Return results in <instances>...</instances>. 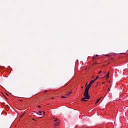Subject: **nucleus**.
<instances>
[{
    "instance_id": "nucleus-28",
    "label": "nucleus",
    "mask_w": 128,
    "mask_h": 128,
    "mask_svg": "<svg viewBox=\"0 0 128 128\" xmlns=\"http://www.w3.org/2000/svg\"><path fill=\"white\" fill-rule=\"evenodd\" d=\"M108 82H110V81H109Z\"/></svg>"
},
{
    "instance_id": "nucleus-22",
    "label": "nucleus",
    "mask_w": 128,
    "mask_h": 128,
    "mask_svg": "<svg viewBox=\"0 0 128 128\" xmlns=\"http://www.w3.org/2000/svg\"><path fill=\"white\" fill-rule=\"evenodd\" d=\"M32 120H34V118H33Z\"/></svg>"
},
{
    "instance_id": "nucleus-7",
    "label": "nucleus",
    "mask_w": 128,
    "mask_h": 128,
    "mask_svg": "<svg viewBox=\"0 0 128 128\" xmlns=\"http://www.w3.org/2000/svg\"><path fill=\"white\" fill-rule=\"evenodd\" d=\"M100 98H102V97L97 100L96 102V104H98V102H100Z\"/></svg>"
},
{
    "instance_id": "nucleus-13",
    "label": "nucleus",
    "mask_w": 128,
    "mask_h": 128,
    "mask_svg": "<svg viewBox=\"0 0 128 128\" xmlns=\"http://www.w3.org/2000/svg\"><path fill=\"white\" fill-rule=\"evenodd\" d=\"M110 60H113L112 58L110 57V58H109Z\"/></svg>"
},
{
    "instance_id": "nucleus-19",
    "label": "nucleus",
    "mask_w": 128,
    "mask_h": 128,
    "mask_svg": "<svg viewBox=\"0 0 128 128\" xmlns=\"http://www.w3.org/2000/svg\"><path fill=\"white\" fill-rule=\"evenodd\" d=\"M94 64H96V62Z\"/></svg>"
},
{
    "instance_id": "nucleus-20",
    "label": "nucleus",
    "mask_w": 128,
    "mask_h": 128,
    "mask_svg": "<svg viewBox=\"0 0 128 128\" xmlns=\"http://www.w3.org/2000/svg\"><path fill=\"white\" fill-rule=\"evenodd\" d=\"M108 90H110V88H108Z\"/></svg>"
},
{
    "instance_id": "nucleus-12",
    "label": "nucleus",
    "mask_w": 128,
    "mask_h": 128,
    "mask_svg": "<svg viewBox=\"0 0 128 128\" xmlns=\"http://www.w3.org/2000/svg\"><path fill=\"white\" fill-rule=\"evenodd\" d=\"M105 56H110V55H108V54H105Z\"/></svg>"
},
{
    "instance_id": "nucleus-24",
    "label": "nucleus",
    "mask_w": 128,
    "mask_h": 128,
    "mask_svg": "<svg viewBox=\"0 0 128 128\" xmlns=\"http://www.w3.org/2000/svg\"><path fill=\"white\" fill-rule=\"evenodd\" d=\"M88 85V82L86 84V86H87Z\"/></svg>"
},
{
    "instance_id": "nucleus-5",
    "label": "nucleus",
    "mask_w": 128,
    "mask_h": 128,
    "mask_svg": "<svg viewBox=\"0 0 128 128\" xmlns=\"http://www.w3.org/2000/svg\"><path fill=\"white\" fill-rule=\"evenodd\" d=\"M72 92H68L67 93V94H66V96H70V94H72Z\"/></svg>"
},
{
    "instance_id": "nucleus-25",
    "label": "nucleus",
    "mask_w": 128,
    "mask_h": 128,
    "mask_svg": "<svg viewBox=\"0 0 128 128\" xmlns=\"http://www.w3.org/2000/svg\"><path fill=\"white\" fill-rule=\"evenodd\" d=\"M52 100H54V98H52Z\"/></svg>"
},
{
    "instance_id": "nucleus-6",
    "label": "nucleus",
    "mask_w": 128,
    "mask_h": 128,
    "mask_svg": "<svg viewBox=\"0 0 128 128\" xmlns=\"http://www.w3.org/2000/svg\"><path fill=\"white\" fill-rule=\"evenodd\" d=\"M99 76H96V78H95L94 80H94V82H96V80H98V78Z\"/></svg>"
},
{
    "instance_id": "nucleus-21",
    "label": "nucleus",
    "mask_w": 128,
    "mask_h": 128,
    "mask_svg": "<svg viewBox=\"0 0 128 128\" xmlns=\"http://www.w3.org/2000/svg\"><path fill=\"white\" fill-rule=\"evenodd\" d=\"M36 114H38V112H36Z\"/></svg>"
},
{
    "instance_id": "nucleus-10",
    "label": "nucleus",
    "mask_w": 128,
    "mask_h": 128,
    "mask_svg": "<svg viewBox=\"0 0 128 128\" xmlns=\"http://www.w3.org/2000/svg\"><path fill=\"white\" fill-rule=\"evenodd\" d=\"M3 96H4L5 98H6V100H8V98H6V96H4V94H3Z\"/></svg>"
},
{
    "instance_id": "nucleus-14",
    "label": "nucleus",
    "mask_w": 128,
    "mask_h": 128,
    "mask_svg": "<svg viewBox=\"0 0 128 128\" xmlns=\"http://www.w3.org/2000/svg\"><path fill=\"white\" fill-rule=\"evenodd\" d=\"M44 92H48V90H45Z\"/></svg>"
},
{
    "instance_id": "nucleus-27",
    "label": "nucleus",
    "mask_w": 128,
    "mask_h": 128,
    "mask_svg": "<svg viewBox=\"0 0 128 128\" xmlns=\"http://www.w3.org/2000/svg\"><path fill=\"white\" fill-rule=\"evenodd\" d=\"M108 64H110V62L108 63Z\"/></svg>"
},
{
    "instance_id": "nucleus-18",
    "label": "nucleus",
    "mask_w": 128,
    "mask_h": 128,
    "mask_svg": "<svg viewBox=\"0 0 128 128\" xmlns=\"http://www.w3.org/2000/svg\"><path fill=\"white\" fill-rule=\"evenodd\" d=\"M96 56H98V55L96 54Z\"/></svg>"
},
{
    "instance_id": "nucleus-3",
    "label": "nucleus",
    "mask_w": 128,
    "mask_h": 128,
    "mask_svg": "<svg viewBox=\"0 0 128 128\" xmlns=\"http://www.w3.org/2000/svg\"><path fill=\"white\" fill-rule=\"evenodd\" d=\"M94 82V80H91L90 83L88 84V86H87L86 87V89H88V90H90V88L92 84V83Z\"/></svg>"
},
{
    "instance_id": "nucleus-16",
    "label": "nucleus",
    "mask_w": 128,
    "mask_h": 128,
    "mask_svg": "<svg viewBox=\"0 0 128 128\" xmlns=\"http://www.w3.org/2000/svg\"><path fill=\"white\" fill-rule=\"evenodd\" d=\"M102 72V70H100V72H99V74H100Z\"/></svg>"
},
{
    "instance_id": "nucleus-2",
    "label": "nucleus",
    "mask_w": 128,
    "mask_h": 128,
    "mask_svg": "<svg viewBox=\"0 0 128 128\" xmlns=\"http://www.w3.org/2000/svg\"><path fill=\"white\" fill-rule=\"evenodd\" d=\"M54 126H59L60 120L56 118H54Z\"/></svg>"
},
{
    "instance_id": "nucleus-9",
    "label": "nucleus",
    "mask_w": 128,
    "mask_h": 128,
    "mask_svg": "<svg viewBox=\"0 0 128 128\" xmlns=\"http://www.w3.org/2000/svg\"><path fill=\"white\" fill-rule=\"evenodd\" d=\"M24 114H22L20 116V118H22V116H24Z\"/></svg>"
},
{
    "instance_id": "nucleus-29",
    "label": "nucleus",
    "mask_w": 128,
    "mask_h": 128,
    "mask_svg": "<svg viewBox=\"0 0 128 128\" xmlns=\"http://www.w3.org/2000/svg\"><path fill=\"white\" fill-rule=\"evenodd\" d=\"M84 87L82 86V88Z\"/></svg>"
},
{
    "instance_id": "nucleus-15",
    "label": "nucleus",
    "mask_w": 128,
    "mask_h": 128,
    "mask_svg": "<svg viewBox=\"0 0 128 128\" xmlns=\"http://www.w3.org/2000/svg\"><path fill=\"white\" fill-rule=\"evenodd\" d=\"M40 114H42V111H39Z\"/></svg>"
},
{
    "instance_id": "nucleus-8",
    "label": "nucleus",
    "mask_w": 128,
    "mask_h": 128,
    "mask_svg": "<svg viewBox=\"0 0 128 128\" xmlns=\"http://www.w3.org/2000/svg\"><path fill=\"white\" fill-rule=\"evenodd\" d=\"M61 98H68V96H66H66H62Z\"/></svg>"
},
{
    "instance_id": "nucleus-11",
    "label": "nucleus",
    "mask_w": 128,
    "mask_h": 128,
    "mask_svg": "<svg viewBox=\"0 0 128 128\" xmlns=\"http://www.w3.org/2000/svg\"><path fill=\"white\" fill-rule=\"evenodd\" d=\"M38 108H40V106H38Z\"/></svg>"
},
{
    "instance_id": "nucleus-4",
    "label": "nucleus",
    "mask_w": 128,
    "mask_h": 128,
    "mask_svg": "<svg viewBox=\"0 0 128 128\" xmlns=\"http://www.w3.org/2000/svg\"><path fill=\"white\" fill-rule=\"evenodd\" d=\"M109 76H110V72H108V73L106 75V78H110Z\"/></svg>"
},
{
    "instance_id": "nucleus-1",
    "label": "nucleus",
    "mask_w": 128,
    "mask_h": 128,
    "mask_svg": "<svg viewBox=\"0 0 128 128\" xmlns=\"http://www.w3.org/2000/svg\"><path fill=\"white\" fill-rule=\"evenodd\" d=\"M84 98H82V102H88V100H90V96L88 94V89H86L85 92L84 94Z\"/></svg>"
},
{
    "instance_id": "nucleus-23",
    "label": "nucleus",
    "mask_w": 128,
    "mask_h": 128,
    "mask_svg": "<svg viewBox=\"0 0 128 128\" xmlns=\"http://www.w3.org/2000/svg\"><path fill=\"white\" fill-rule=\"evenodd\" d=\"M93 60H94V57L93 58Z\"/></svg>"
},
{
    "instance_id": "nucleus-17",
    "label": "nucleus",
    "mask_w": 128,
    "mask_h": 128,
    "mask_svg": "<svg viewBox=\"0 0 128 128\" xmlns=\"http://www.w3.org/2000/svg\"><path fill=\"white\" fill-rule=\"evenodd\" d=\"M104 84V82H102V84Z\"/></svg>"
},
{
    "instance_id": "nucleus-26",
    "label": "nucleus",
    "mask_w": 128,
    "mask_h": 128,
    "mask_svg": "<svg viewBox=\"0 0 128 128\" xmlns=\"http://www.w3.org/2000/svg\"><path fill=\"white\" fill-rule=\"evenodd\" d=\"M6 94L7 96H8V94Z\"/></svg>"
}]
</instances>
